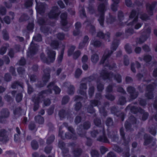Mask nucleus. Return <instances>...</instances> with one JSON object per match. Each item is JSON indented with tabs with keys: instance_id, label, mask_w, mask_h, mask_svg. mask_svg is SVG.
Returning a JSON list of instances; mask_svg holds the SVG:
<instances>
[{
	"instance_id": "obj_37",
	"label": "nucleus",
	"mask_w": 157,
	"mask_h": 157,
	"mask_svg": "<svg viewBox=\"0 0 157 157\" xmlns=\"http://www.w3.org/2000/svg\"><path fill=\"white\" fill-rule=\"evenodd\" d=\"M57 37L59 39L61 40L64 39V36L63 34L59 33L57 35Z\"/></svg>"
},
{
	"instance_id": "obj_62",
	"label": "nucleus",
	"mask_w": 157,
	"mask_h": 157,
	"mask_svg": "<svg viewBox=\"0 0 157 157\" xmlns=\"http://www.w3.org/2000/svg\"><path fill=\"white\" fill-rule=\"evenodd\" d=\"M50 101L49 99H48L44 101V104L46 106H47L50 104Z\"/></svg>"
},
{
	"instance_id": "obj_35",
	"label": "nucleus",
	"mask_w": 157,
	"mask_h": 157,
	"mask_svg": "<svg viewBox=\"0 0 157 157\" xmlns=\"http://www.w3.org/2000/svg\"><path fill=\"white\" fill-rule=\"evenodd\" d=\"M69 101V98L67 96L63 97L62 100V103L65 104L66 103Z\"/></svg>"
},
{
	"instance_id": "obj_32",
	"label": "nucleus",
	"mask_w": 157,
	"mask_h": 157,
	"mask_svg": "<svg viewBox=\"0 0 157 157\" xmlns=\"http://www.w3.org/2000/svg\"><path fill=\"white\" fill-rule=\"evenodd\" d=\"M22 95L20 93L18 94L16 98L17 101L18 102L20 101L22 99Z\"/></svg>"
},
{
	"instance_id": "obj_3",
	"label": "nucleus",
	"mask_w": 157,
	"mask_h": 157,
	"mask_svg": "<svg viewBox=\"0 0 157 157\" xmlns=\"http://www.w3.org/2000/svg\"><path fill=\"white\" fill-rule=\"evenodd\" d=\"M58 9L57 6L53 7L48 14L49 17L50 18H57L59 16Z\"/></svg>"
},
{
	"instance_id": "obj_11",
	"label": "nucleus",
	"mask_w": 157,
	"mask_h": 157,
	"mask_svg": "<svg viewBox=\"0 0 157 157\" xmlns=\"http://www.w3.org/2000/svg\"><path fill=\"white\" fill-rule=\"evenodd\" d=\"M101 74L105 79L109 78L113 76L112 74H108L106 71H104L102 72Z\"/></svg>"
},
{
	"instance_id": "obj_9",
	"label": "nucleus",
	"mask_w": 157,
	"mask_h": 157,
	"mask_svg": "<svg viewBox=\"0 0 157 157\" xmlns=\"http://www.w3.org/2000/svg\"><path fill=\"white\" fill-rule=\"evenodd\" d=\"M36 9L37 12H39V13H41V12L42 10H44L45 6L43 3L40 4V5H39V4H38L36 2Z\"/></svg>"
},
{
	"instance_id": "obj_31",
	"label": "nucleus",
	"mask_w": 157,
	"mask_h": 157,
	"mask_svg": "<svg viewBox=\"0 0 157 157\" xmlns=\"http://www.w3.org/2000/svg\"><path fill=\"white\" fill-rule=\"evenodd\" d=\"M34 40L36 41H39L41 40V37L40 34H38L36 36L34 37Z\"/></svg>"
},
{
	"instance_id": "obj_15",
	"label": "nucleus",
	"mask_w": 157,
	"mask_h": 157,
	"mask_svg": "<svg viewBox=\"0 0 157 157\" xmlns=\"http://www.w3.org/2000/svg\"><path fill=\"white\" fill-rule=\"evenodd\" d=\"M127 91L130 93L131 94H135L136 95V96L135 97H132V98H136L137 96V94L134 92V88L132 87H129L127 89ZM133 94H132V96Z\"/></svg>"
},
{
	"instance_id": "obj_6",
	"label": "nucleus",
	"mask_w": 157,
	"mask_h": 157,
	"mask_svg": "<svg viewBox=\"0 0 157 157\" xmlns=\"http://www.w3.org/2000/svg\"><path fill=\"white\" fill-rule=\"evenodd\" d=\"M48 88L49 90V93H51L52 89H53L54 90L56 94L59 93L60 91V89L57 86H55L53 82L50 83L48 86Z\"/></svg>"
},
{
	"instance_id": "obj_12",
	"label": "nucleus",
	"mask_w": 157,
	"mask_h": 157,
	"mask_svg": "<svg viewBox=\"0 0 157 157\" xmlns=\"http://www.w3.org/2000/svg\"><path fill=\"white\" fill-rule=\"evenodd\" d=\"M86 89V85L85 84H81L80 86V90L79 93L81 94L84 95L85 94V92L84 91Z\"/></svg>"
},
{
	"instance_id": "obj_61",
	"label": "nucleus",
	"mask_w": 157,
	"mask_h": 157,
	"mask_svg": "<svg viewBox=\"0 0 157 157\" xmlns=\"http://www.w3.org/2000/svg\"><path fill=\"white\" fill-rule=\"evenodd\" d=\"M141 50V49L140 48L136 47L135 50V51L136 53H139L140 52Z\"/></svg>"
},
{
	"instance_id": "obj_8",
	"label": "nucleus",
	"mask_w": 157,
	"mask_h": 157,
	"mask_svg": "<svg viewBox=\"0 0 157 157\" xmlns=\"http://www.w3.org/2000/svg\"><path fill=\"white\" fill-rule=\"evenodd\" d=\"M0 141L5 142L8 140L7 136L6 135L5 131L3 130L0 133Z\"/></svg>"
},
{
	"instance_id": "obj_17",
	"label": "nucleus",
	"mask_w": 157,
	"mask_h": 157,
	"mask_svg": "<svg viewBox=\"0 0 157 157\" xmlns=\"http://www.w3.org/2000/svg\"><path fill=\"white\" fill-rule=\"evenodd\" d=\"M81 23L79 22H77L75 24V27L76 29L77 30V33H75V31H74L73 32V34L74 35H77L79 33V31L78 30V29L80 27H81Z\"/></svg>"
},
{
	"instance_id": "obj_44",
	"label": "nucleus",
	"mask_w": 157,
	"mask_h": 157,
	"mask_svg": "<svg viewBox=\"0 0 157 157\" xmlns=\"http://www.w3.org/2000/svg\"><path fill=\"white\" fill-rule=\"evenodd\" d=\"M63 57V53L62 52L61 54L59 56L58 58V61L59 62H60L62 60Z\"/></svg>"
},
{
	"instance_id": "obj_28",
	"label": "nucleus",
	"mask_w": 157,
	"mask_h": 157,
	"mask_svg": "<svg viewBox=\"0 0 157 157\" xmlns=\"http://www.w3.org/2000/svg\"><path fill=\"white\" fill-rule=\"evenodd\" d=\"M81 70L80 69H77L75 72V76L77 78L81 75Z\"/></svg>"
},
{
	"instance_id": "obj_47",
	"label": "nucleus",
	"mask_w": 157,
	"mask_h": 157,
	"mask_svg": "<svg viewBox=\"0 0 157 157\" xmlns=\"http://www.w3.org/2000/svg\"><path fill=\"white\" fill-rule=\"evenodd\" d=\"M3 39L5 40H7L9 39V36L7 33H3Z\"/></svg>"
},
{
	"instance_id": "obj_19",
	"label": "nucleus",
	"mask_w": 157,
	"mask_h": 157,
	"mask_svg": "<svg viewBox=\"0 0 157 157\" xmlns=\"http://www.w3.org/2000/svg\"><path fill=\"white\" fill-rule=\"evenodd\" d=\"M35 120L36 121H38L39 124H42L44 122L43 117L40 116L36 117Z\"/></svg>"
},
{
	"instance_id": "obj_22",
	"label": "nucleus",
	"mask_w": 157,
	"mask_h": 157,
	"mask_svg": "<svg viewBox=\"0 0 157 157\" xmlns=\"http://www.w3.org/2000/svg\"><path fill=\"white\" fill-rule=\"evenodd\" d=\"M91 60L94 63H96L98 59V56L97 55H93L91 57Z\"/></svg>"
},
{
	"instance_id": "obj_54",
	"label": "nucleus",
	"mask_w": 157,
	"mask_h": 157,
	"mask_svg": "<svg viewBox=\"0 0 157 157\" xmlns=\"http://www.w3.org/2000/svg\"><path fill=\"white\" fill-rule=\"evenodd\" d=\"M125 3L128 6H130L131 5L132 2L130 0H126Z\"/></svg>"
},
{
	"instance_id": "obj_4",
	"label": "nucleus",
	"mask_w": 157,
	"mask_h": 157,
	"mask_svg": "<svg viewBox=\"0 0 157 157\" xmlns=\"http://www.w3.org/2000/svg\"><path fill=\"white\" fill-rule=\"evenodd\" d=\"M157 5V2H154L151 5L147 4L146 6L147 10L150 15H152L153 13L154 9Z\"/></svg>"
},
{
	"instance_id": "obj_38",
	"label": "nucleus",
	"mask_w": 157,
	"mask_h": 157,
	"mask_svg": "<svg viewBox=\"0 0 157 157\" xmlns=\"http://www.w3.org/2000/svg\"><path fill=\"white\" fill-rule=\"evenodd\" d=\"M32 5V0H29L27 2H26L25 4V6L26 7H28L31 6Z\"/></svg>"
},
{
	"instance_id": "obj_43",
	"label": "nucleus",
	"mask_w": 157,
	"mask_h": 157,
	"mask_svg": "<svg viewBox=\"0 0 157 157\" xmlns=\"http://www.w3.org/2000/svg\"><path fill=\"white\" fill-rule=\"evenodd\" d=\"M25 63V60L23 58H21L19 62V64L20 65H23Z\"/></svg>"
},
{
	"instance_id": "obj_7",
	"label": "nucleus",
	"mask_w": 157,
	"mask_h": 157,
	"mask_svg": "<svg viewBox=\"0 0 157 157\" xmlns=\"http://www.w3.org/2000/svg\"><path fill=\"white\" fill-rule=\"evenodd\" d=\"M60 18L61 19V24L63 25H66L67 23V14L64 13H62L60 16Z\"/></svg>"
},
{
	"instance_id": "obj_50",
	"label": "nucleus",
	"mask_w": 157,
	"mask_h": 157,
	"mask_svg": "<svg viewBox=\"0 0 157 157\" xmlns=\"http://www.w3.org/2000/svg\"><path fill=\"white\" fill-rule=\"evenodd\" d=\"M69 91L70 92H68V93L70 94H72L73 93L74 90V88L72 86H70V88L69 89Z\"/></svg>"
},
{
	"instance_id": "obj_18",
	"label": "nucleus",
	"mask_w": 157,
	"mask_h": 157,
	"mask_svg": "<svg viewBox=\"0 0 157 157\" xmlns=\"http://www.w3.org/2000/svg\"><path fill=\"white\" fill-rule=\"evenodd\" d=\"M109 33H108L107 35H106L104 36L102 33L101 32H98L97 34V36L98 37L102 38H105V39L106 38L108 39L109 38Z\"/></svg>"
},
{
	"instance_id": "obj_1",
	"label": "nucleus",
	"mask_w": 157,
	"mask_h": 157,
	"mask_svg": "<svg viewBox=\"0 0 157 157\" xmlns=\"http://www.w3.org/2000/svg\"><path fill=\"white\" fill-rule=\"evenodd\" d=\"M129 22L127 23L128 25L134 26L135 29H137L141 27L142 24H140L138 20V16L136 12L134 10H132L129 16V19L128 21Z\"/></svg>"
},
{
	"instance_id": "obj_14",
	"label": "nucleus",
	"mask_w": 157,
	"mask_h": 157,
	"mask_svg": "<svg viewBox=\"0 0 157 157\" xmlns=\"http://www.w3.org/2000/svg\"><path fill=\"white\" fill-rule=\"evenodd\" d=\"M113 3L111 6V9L114 11H116L117 10V4L119 2V0H112Z\"/></svg>"
},
{
	"instance_id": "obj_23",
	"label": "nucleus",
	"mask_w": 157,
	"mask_h": 157,
	"mask_svg": "<svg viewBox=\"0 0 157 157\" xmlns=\"http://www.w3.org/2000/svg\"><path fill=\"white\" fill-rule=\"evenodd\" d=\"M58 45V43L56 41H53L51 44V46L54 49L56 48Z\"/></svg>"
},
{
	"instance_id": "obj_45",
	"label": "nucleus",
	"mask_w": 157,
	"mask_h": 157,
	"mask_svg": "<svg viewBox=\"0 0 157 157\" xmlns=\"http://www.w3.org/2000/svg\"><path fill=\"white\" fill-rule=\"evenodd\" d=\"M6 51V47L2 48L0 50V53L3 55L4 54Z\"/></svg>"
},
{
	"instance_id": "obj_51",
	"label": "nucleus",
	"mask_w": 157,
	"mask_h": 157,
	"mask_svg": "<svg viewBox=\"0 0 157 157\" xmlns=\"http://www.w3.org/2000/svg\"><path fill=\"white\" fill-rule=\"evenodd\" d=\"M81 104L80 102L77 103L75 105V109L76 110L79 109L81 107Z\"/></svg>"
},
{
	"instance_id": "obj_29",
	"label": "nucleus",
	"mask_w": 157,
	"mask_h": 157,
	"mask_svg": "<svg viewBox=\"0 0 157 157\" xmlns=\"http://www.w3.org/2000/svg\"><path fill=\"white\" fill-rule=\"evenodd\" d=\"M54 139V136L53 135L51 136L50 138L47 140V144H50L52 143Z\"/></svg>"
},
{
	"instance_id": "obj_57",
	"label": "nucleus",
	"mask_w": 157,
	"mask_h": 157,
	"mask_svg": "<svg viewBox=\"0 0 157 157\" xmlns=\"http://www.w3.org/2000/svg\"><path fill=\"white\" fill-rule=\"evenodd\" d=\"M143 48L144 50L146 52L150 50L149 47L147 45L144 46L143 47Z\"/></svg>"
},
{
	"instance_id": "obj_34",
	"label": "nucleus",
	"mask_w": 157,
	"mask_h": 157,
	"mask_svg": "<svg viewBox=\"0 0 157 157\" xmlns=\"http://www.w3.org/2000/svg\"><path fill=\"white\" fill-rule=\"evenodd\" d=\"M75 47L74 46H72L70 48L68 51V55L69 56H70L71 55L72 52L74 51V50L75 49Z\"/></svg>"
},
{
	"instance_id": "obj_60",
	"label": "nucleus",
	"mask_w": 157,
	"mask_h": 157,
	"mask_svg": "<svg viewBox=\"0 0 157 157\" xmlns=\"http://www.w3.org/2000/svg\"><path fill=\"white\" fill-rule=\"evenodd\" d=\"M33 91V89L31 86L28 85V92L29 94Z\"/></svg>"
},
{
	"instance_id": "obj_26",
	"label": "nucleus",
	"mask_w": 157,
	"mask_h": 157,
	"mask_svg": "<svg viewBox=\"0 0 157 157\" xmlns=\"http://www.w3.org/2000/svg\"><path fill=\"white\" fill-rule=\"evenodd\" d=\"M91 44L96 47H99L101 44V43L100 41H94L93 40L91 42Z\"/></svg>"
},
{
	"instance_id": "obj_21",
	"label": "nucleus",
	"mask_w": 157,
	"mask_h": 157,
	"mask_svg": "<svg viewBox=\"0 0 157 157\" xmlns=\"http://www.w3.org/2000/svg\"><path fill=\"white\" fill-rule=\"evenodd\" d=\"M101 133L103 134V136L102 137H100L98 139V140L101 141L106 142L107 141V139L104 135V131L103 130Z\"/></svg>"
},
{
	"instance_id": "obj_25",
	"label": "nucleus",
	"mask_w": 157,
	"mask_h": 157,
	"mask_svg": "<svg viewBox=\"0 0 157 157\" xmlns=\"http://www.w3.org/2000/svg\"><path fill=\"white\" fill-rule=\"evenodd\" d=\"M31 146L33 149H36L38 147V145L37 142L35 141H33L31 143Z\"/></svg>"
},
{
	"instance_id": "obj_64",
	"label": "nucleus",
	"mask_w": 157,
	"mask_h": 157,
	"mask_svg": "<svg viewBox=\"0 0 157 157\" xmlns=\"http://www.w3.org/2000/svg\"><path fill=\"white\" fill-rule=\"evenodd\" d=\"M115 156L114 154L112 152H110L107 155V157H115Z\"/></svg>"
},
{
	"instance_id": "obj_63",
	"label": "nucleus",
	"mask_w": 157,
	"mask_h": 157,
	"mask_svg": "<svg viewBox=\"0 0 157 157\" xmlns=\"http://www.w3.org/2000/svg\"><path fill=\"white\" fill-rule=\"evenodd\" d=\"M90 127V125L89 123H86L84 125V128L85 129H88Z\"/></svg>"
},
{
	"instance_id": "obj_42",
	"label": "nucleus",
	"mask_w": 157,
	"mask_h": 157,
	"mask_svg": "<svg viewBox=\"0 0 157 157\" xmlns=\"http://www.w3.org/2000/svg\"><path fill=\"white\" fill-rule=\"evenodd\" d=\"M94 92V88L93 87H92L90 88L89 91V95L91 96L93 95V93Z\"/></svg>"
},
{
	"instance_id": "obj_36",
	"label": "nucleus",
	"mask_w": 157,
	"mask_h": 157,
	"mask_svg": "<svg viewBox=\"0 0 157 157\" xmlns=\"http://www.w3.org/2000/svg\"><path fill=\"white\" fill-rule=\"evenodd\" d=\"M114 78L116 80L117 82H120L121 81V77L119 75H117L114 77Z\"/></svg>"
},
{
	"instance_id": "obj_33",
	"label": "nucleus",
	"mask_w": 157,
	"mask_h": 157,
	"mask_svg": "<svg viewBox=\"0 0 157 157\" xmlns=\"http://www.w3.org/2000/svg\"><path fill=\"white\" fill-rule=\"evenodd\" d=\"M125 49L126 51L128 53H130L132 52L131 48L128 45H127L125 46Z\"/></svg>"
},
{
	"instance_id": "obj_24",
	"label": "nucleus",
	"mask_w": 157,
	"mask_h": 157,
	"mask_svg": "<svg viewBox=\"0 0 157 157\" xmlns=\"http://www.w3.org/2000/svg\"><path fill=\"white\" fill-rule=\"evenodd\" d=\"M143 59L145 62H148L151 60V57L149 55H146L144 56Z\"/></svg>"
},
{
	"instance_id": "obj_52",
	"label": "nucleus",
	"mask_w": 157,
	"mask_h": 157,
	"mask_svg": "<svg viewBox=\"0 0 157 157\" xmlns=\"http://www.w3.org/2000/svg\"><path fill=\"white\" fill-rule=\"evenodd\" d=\"M88 57L86 55L84 56L82 58V61L83 63H85L87 61Z\"/></svg>"
},
{
	"instance_id": "obj_46",
	"label": "nucleus",
	"mask_w": 157,
	"mask_h": 157,
	"mask_svg": "<svg viewBox=\"0 0 157 157\" xmlns=\"http://www.w3.org/2000/svg\"><path fill=\"white\" fill-rule=\"evenodd\" d=\"M52 149V147H47L45 148V151L46 153H49L50 152Z\"/></svg>"
},
{
	"instance_id": "obj_20",
	"label": "nucleus",
	"mask_w": 157,
	"mask_h": 157,
	"mask_svg": "<svg viewBox=\"0 0 157 157\" xmlns=\"http://www.w3.org/2000/svg\"><path fill=\"white\" fill-rule=\"evenodd\" d=\"M106 4H100L98 7V10L102 13L105 10Z\"/></svg>"
},
{
	"instance_id": "obj_40",
	"label": "nucleus",
	"mask_w": 157,
	"mask_h": 157,
	"mask_svg": "<svg viewBox=\"0 0 157 157\" xmlns=\"http://www.w3.org/2000/svg\"><path fill=\"white\" fill-rule=\"evenodd\" d=\"M6 11L4 7H2L0 8V14L1 15H3L5 14Z\"/></svg>"
},
{
	"instance_id": "obj_2",
	"label": "nucleus",
	"mask_w": 157,
	"mask_h": 157,
	"mask_svg": "<svg viewBox=\"0 0 157 157\" xmlns=\"http://www.w3.org/2000/svg\"><path fill=\"white\" fill-rule=\"evenodd\" d=\"M48 57L46 58L44 57V55L42 54L41 55V58L43 60L47 63H49L53 62L55 59L56 53L55 51H52L50 50L47 51Z\"/></svg>"
},
{
	"instance_id": "obj_48",
	"label": "nucleus",
	"mask_w": 157,
	"mask_h": 157,
	"mask_svg": "<svg viewBox=\"0 0 157 157\" xmlns=\"http://www.w3.org/2000/svg\"><path fill=\"white\" fill-rule=\"evenodd\" d=\"M58 5L61 8H63L64 7V5L61 1H59L58 2Z\"/></svg>"
},
{
	"instance_id": "obj_49",
	"label": "nucleus",
	"mask_w": 157,
	"mask_h": 157,
	"mask_svg": "<svg viewBox=\"0 0 157 157\" xmlns=\"http://www.w3.org/2000/svg\"><path fill=\"white\" fill-rule=\"evenodd\" d=\"M99 22L101 25H102L103 24L104 17H103L102 16L100 17V18L98 19Z\"/></svg>"
},
{
	"instance_id": "obj_59",
	"label": "nucleus",
	"mask_w": 157,
	"mask_h": 157,
	"mask_svg": "<svg viewBox=\"0 0 157 157\" xmlns=\"http://www.w3.org/2000/svg\"><path fill=\"white\" fill-rule=\"evenodd\" d=\"M148 117V114L147 113H145L143 115L142 119L143 120H146Z\"/></svg>"
},
{
	"instance_id": "obj_56",
	"label": "nucleus",
	"mask_w": 157,
	"mask_h": 157,
	"mask_svg": "<svg viewBox=\"0 0 157 157\" xmlns=\"http://www.w3.org/2000/svg\"><path fill=\"white\" fill-rule=\"evenodd\" d=\"M144 14H141L140 16V18L142 20H145L147 19V17Z\"/></svg>"
},
{
	"instance_id": "obj_10",
	"label": "nucleus",
	"mask_w": 157,
	"mask_h": 157,
	"mask_svg": "<svg viewBox=\"0 0 157 157\" xmlns=\"http://www.w3.org/2000/svg\"><path fill=\"white\" fill-rule=\"evenodd\" d=\"M88 37L87 36L85 37L83 41L81 43L79 46V48H81L84 47L86 46L88 44Z\"/></svg>"
},
{
	"instance_id": "obj_58",
	"label": "nucleus",
	"mask_w": 157,
	"mask_h": 157,
	"mask_svg": "<svg viewBox=\"0 0 157 157\" xmlns=\"http://www.w3.org/2000/svg\"><path fill=\"white\" fill-rule=\"evenodd\" d=\"M28 29L29 30H32L33 28V23H31L28 25L27 26Z\"/></svg>"
},
{
	"instance_id": "obj_39",
	"label": "nucleus",
	"mask_w": 157,
	"mask_h": 157,
	"mask_svg": "<svg viewBox=\"0 0 157 157\" xmlns=\"http://www.w3.org/2000/svg\"><path fill=\"white\" fill-rule=\"evenodd\" d=\"M118 46V44L117 43L114 44L113 43L112 44V47H111V49L113 51H115L117 47Z\"/></svg>"
},
{
	"instance_id": "obj_53",
	"label": "nucleus",
	"mask_w": 157,
	"mask_h": 157,
	"mask_svg": "<svg viewBox=\"0 0 157 157\" xmlns=\"http://www.w3.org/2000/svg\"><path fill=\"white\" fill-rule=\"evenodd\" d=\"M5 78V80L7 81H9L10 78V77L9 74H6Z\"/></svg>"
},
{
	"instance_id": "obj_27",
	"label": "nucleus",
	"mask_w": 157,
	"mask_h": 157,
	"mask_svg": "<svg viewBox=\"0 0 157 157\" xmlns=\"http://www.w3.org/2000/svg\"><path fill=\"white\" fill-rule=\"evenodd\" d=\"M0 20L2 22H3L4 21L7 24H9L10 22V19L8 17H6L4 19L3 21L1 20V18L0 17Z\"/></svg>"
},
{
	"instance_id": "obj_55",
	"label": "nucleus",
	"mask_w": 157,
	"mask_h": 157,
	"mask_svg": "<svg viewBox=\"0 0 157 157\" xmlns=\"http://www.w3.org/2000/svg\"><path fill=\"white\" fill-rule=\"evenodd\" d=\"M97 88L99 91H101L103 89V86L101 84L98 85L97 86Z\"/></svg>"
},
{
	"instance_id": "obj_30",
	"label": "nucleus",
	"mask_w": 157,
	"mask_h": 157,
	"mask_svg": "<svg viewBox=\"0 0 157 157\" xmlns=\"http://www.w3.org/2000/svg\"><path fill=\"white\" fill-rule=\"evenodd\" d=\"M91 154L92 157H98V153L96 151H93L91 152Z\"/></svg>"
},
{
	"instance_id": "obj_5",
	"label": "nucleus",
	"mask_w": 157,
	"mask_h": 157,
	"mask_svg": "<svg viewBox=\"0 0 157 157\" xmlns=\"http://www.w3.org/2000/svg\"><path fill=\"white\" fill-rule=\"evenodd\" d=\"M146 32V34L145 35L142 36L138 40L137 44H141L146 40L149 36V34L151 32L150 29H148Z\"/></svg>"
},
{
	"instance_id": "obj_41",
	"label": "nucleus",
	"mask_w": 157,
	"mask_h": 157,
	"mask_svg": "<svg viewBox=\"0 0 157 157\" xmlns=\"http://www.w3.org/2000/svg\"><path fill=\"white\" fill-rule=\"evenodd\" d=\"M80 55V53L78 51L75 52L74 54V58L77 59Z\"/></svg>"
},
{
	"instance_id": "obj_13",
	"label": "nucleus",
	"mask_w": 157,
	"mask_h": 157,
	"mask_svg": "<svg viewBox=\"0 0 157 157\" xmlns=\"http://www.w3.org/2000/svg\"><path fill=\"white\" fill-rule=\"evenodd\" d=\"M110 55V54L109 53L107 54L106 52H105L102 58L101 61V63H106L107 62V59Z\"/></svg>"
},
{
	"instance_id": "obj_16",
	"label": "nucleus",
	"mask_w": 157,
	"mask_h": 157,
	"mask_svg": "<svg viewBox=\"0 0 157 157\" xmlns=\"http://www.w3.org/2000/svg\"><path fill=\"white\" fill-rule=\"evenodd\" d=\"M144 139L145 140V141L144 142V144L145 145H147L150 142L151 139L149 136L147 135H145L144 136Z\"/></svg>"
}]
</instances>
